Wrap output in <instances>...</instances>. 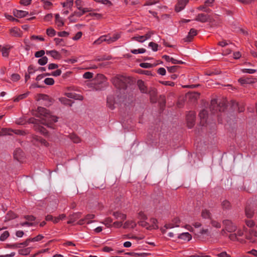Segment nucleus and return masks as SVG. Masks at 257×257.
<instances>
[{
	"label": "nucleus",
	"mask_w": 257,
	"mask_h": 257,
	"mask_svg": "<svg viewBox=\"0 0 257 257\" xmlns=\"http://www.w3.org/2000/svg\"><path fill=\"white\" fill-rule=\"evenodd\" d=\"M2 54L4 57H7L9 55V50L7 48H4L2 50Z\"/></svg>",
	"instance_id": "obj_62"
},
{
	"label": "nucleus",
	"mask_w": 257,
	"mask_h": 257,
	"mask_svg": "<svg viewBox=\"0 0 257 257\" xmlns=\"http://www.w3.org/2000/svg\"><path fill=\"white\" fill-rule=\"evenodd\" d=\"M147 253L143 252V253H137L134 252L133 256L134 257H145L146 256Z\"/></svg>",
	"instance_id": "obj_56"
},
{
	"label": "nucleus",
	"mask_w": 257,
	"mask_h": 257,
	"mask_svg": "<svg viewBox=\"0 0 257 257\" xmlns=\"http://www.w3.org/2000/svg\"><path fill=\"white\" fill-rule=\"evenodd\" d=\"M197 35V31L194 29H191L190 30L187 36L184 39L185 42H190L193 37Z\"/></svg>",
	"instance_id": "obj_10"
},
{
	"label": "nucleus",
	"mask_w": 257,
	"mask_h": 257,
	"mask_svg": "<svg viewBox=\"0 0 257 257\" xmlns=\"http://www.w3.org/2000/svg\"><path fill=\"white\" fill-rule=\"evenodd\" d=\"M62 5L63 7H67L71 9L73 5V0H67Z\"/></svg>",
	"instance_id": "obj_28"
},
{
	"label": "nucleus",
	"mask_w": 257,
	"mask_h": 257,
	"mask_svg": "<svg viewBox=\"0 0 257 257\" xmlns=\"http://www.w3.org/2000/svg\"><path fill=\"white\" fill-rule=\"evenodd\" d=\"M230 104L234 110H237L238 112H242L244 110L243 104H240L235 100H231Z\"/></svg>",
	"instance_id": "obj_6"
},
{
	"label": "nucleus",
	"mask_w": 257,
	"mask_h": 257,
	"mask_svg": "<svg viewBox=\"0 0 257 257\" xmlns=\"http://www.w3.org/2000/svg\"><path fill=\"white\" fill-rule=\"evenodd\" d=\"M112 219L110 217H108V218H106L104 220L103 223L104 224H105L106 226H107V227H109V226L111 225V223H112Z\"/></svg>",
	"instance_id": "obj_46"
},
{
	"label": "nucleus",
	"mask_w": 257,
	"mask_h": 257,
	"mask_svg": "<svg viewBox=\"0 0 257 257\" xmlns=\"http://www.w3.org/2000/svg\"><path fill=\"white\" fill-rule=\"evenodd\" d=\"M60 100L62 103H63L64 104L68 105L71 106L72 104V102L71 100L66 98H61L60 99Z\"/></svg>",
	"instance_id": "obj_41"
},
{
	"label": "nucleus",
	"mask_w": 257,
	"mask_h": 257,
	"mask_svg": "<svg viewBox=\"0 0 257 257\" xmlns=\"http://www.w3.org/2000/svg\"><path fill=\"white\" fill-rule=\"evenodd\" d=\"M178 4L176 6L175 10L177 12H180L184 9L189 0H178Z\"/></svg>",
	"instance_id": "obj_8"
},
{
	"label": "nucleus",
	"mask_w": 257,
	"mask_h": 257,
	"mask_svg": "<svg viewBox=\"0 0 257 257\" xmlns=\"http://www.w3.org/2000/svg\"><path fill=\"white\" fill-rule=\"evenodd\" d=\"M22 150L20 149H17L15 152H14V157L18 160H19L20 157L22 156Z\"/></svg>",
	"instance_id": "obj_35"
},
{
	"label": "nucleus",
	"mask_w": 257,
	"mask_h": 257,
	"mask_svg": "<svg viewBox=\"0 0 257 257\" xmlns=\"http://www.w3.org/2000/svg\"><path fill=\"white\" fill-rule=\"evenodd\" d=\"M186 119L188 127L191 128L194 124L195 113L193 111H190L186 116Z\"/></svg>",
	"instance_id": "obj_5"
},
{
	"label": "nucleus",
	"mask_w": 257,
	"mask_h": 257,
	"mask_svg": "<svg viewBox=\"0 0 257 257\" xmlns=\"http://www.w3.org/2000/svg\"><path fill=\"white\" fill-rule=\"evenodd\" d=\"M128 81V79L123 76H116L112 79L113 85L120 90H124L126 88Z\"/></svg>",
	"instance_id": "obj_2"
},
{
	"label": "nucleus",
	"mask_w": 257,
	"mask_h": 257,
	"mask_svg": "<svg viewBox=\"0 0 257 257\" xmlns=\"http://www.w3.org/2000/svg\"><path fill=\"white\" fill-rule=\"evenodd\" d=\"M45 52L44 50H40L35 53V56L37 58L42 57H44L43 56L45 54Z\"/></svg>",
	"instance_id": "obj_47"
},
{
	"label": "nucleus",
	"mask_w": 257,
	"mask_h": 257,
	"mask_svg": "<svg viewBox=\"0 0 257 257\" xmlns=\"http://www.w3.org/2000/svg\"><path fill=\"white\" fill-rule=\"evenodd\" d=\"M11 34L15 36V37H20L21 36L20 34V30L17 28H13L10 30Z\"/></svg>",
	"instance_id": "obj_24"
},
{
	"label": "nucleus",
	"mask_w": 257,
	"mask_h": 257,
	"mask_svg": "<svg viewBox=\"0 0 257 257\" xmlns=\"http://www.w3.org/2000/svg\"><path fill=\"white\" fill-rule=\"evenodd\" d=\"M17 217L16 214L12 211H9L6 215V219L8 220L15 218Z\"/></svg>",
	"instance_id": "obj_34"
},
{
	"label": "nucleus",
	"mask_w": 257,
	"mask_h": 257,
	"mask_svg": "<svg viewBox=\"0 0 257 257\" xmlns=\"http://www.w3.org/2000/svg\"><path fill=\"white\" fill-rule=\"evenodd\" d=\"M84 14L83 12L82 11H75L73 14H72L71 16H70L69 19L71 20V19L74 17V16H77L78 17H80L81 16H82Z\"/></svg>",
	"instance_id": "obj_29"
},
{
	"label": "nucleus",
	"mask_w": 257,
	"mask_h": 257,
	"mask_svg": "<svg viewBox=\"0 0 257 257\" xmlns=\"http://www.w3.org/2000/svg\"><path fill=\"white\" fill-rule=\"evenodd\" d=\"M145 220H143L142 221H141L139 222V224L141 225L142 226H143L144 227H146L147 229H149L151 226L149 225V224L144 221Z\"/></svg>",
	"instance_id": "obj_53"
},
{
	"label": "nucleus",
	"mask_w": 257,
	"mask_h": 257,
	"mask_svg": "<svg viewBox=\"0 0 257 257\" xmlns=\"http://www.w3.org/2000/svg\"><path fill=\"white\" fill-rule=\"evenodd\" d=\"M245 215L248 218H251L254 214V208L252 205H247L245 208Z\"/></svg>",
	"instance_id": "obj_9"
},
{
	"label": "nucleus",
	"mask_w": 257,
	"mask_h": 257,
	"mask_svg": "<svg viewBox=\"0 0 257 257\" xmlns=\"http://www.w3.org/2000/svg\"><path fill=\"white\" fill-rule=\"evenodd\" d=\"M138 84L139 87V88L141 91L143 93H147V88L146 86L145 85L144 82L142 80H139L138 82Z\"/></svg>",
	"instance_id": "obj_23"
},
{
	"label": "nucleus",
	"mask_w": 257,
	"mask_h": 257,
	"mask_svg": "<svg viewBox=\"0 0 257 257\" xmlns=\"http://www.w3.org/2000/svg\"><path fill=\"white\" fill-rule=\"evenodd\" d=\"M65 95L69 98H73L75 99L81 100L83 99V96L82 95L73 92H67L65 93Z\"/></svg>",
	"instance_id": "obj_12"
},
{
	"label": "nucleus",
	"mask_w": 257,
	"mask_h": 257,
	"mask_svg": "<svg viewBox=\"0 0 257 257\" xmlns=\"http://www.w3.org/2000/svg\"><path fill=\"white\" fill-rule=\"evenodd\" d=\"M43 238V236L42 235H38L35 237L31 238L32 241H38L39 240H41Z\"/></svg>",
	"instance_id": "obj_60"
},
{
	"label": "nucleus",
	"mask_w": 257,
	"mask_h": 257,
	"mask_svg": "<svg viewBox=\"0 0 257 257\" xmlns=\"http://www.w3.org/2000/svg\"><path fill=\"white\" fill-rule=\"evenodd\" d=\"M136 226V223L133 220H128L126 221L123 226L124 228H127L129 227L134 228Z\"/></svg>",
	"instance_id": "obj_21"
},
{
	"label": "nucleus",
	"mask_w": 257,
	"mask_h": 257,
	"mask_svg": "<svg viewBox=\"0 0 257 257\" xmlns=\"http://www.w3.org/2000/svg\"><path fill=\"white\" fill-rule=\"evenodd\" d=\"M70 138L75 143H78L80 142L79 138L75 135H71Z\"/></svg>",
	"instance_id": "obj_38"
},
{
	"label": "nucleus",
	"mask_w": 257,
	"mask_h": 257,
	"mask_svg": "<svg viewBox=\"0 0 257 257\" xmlns=\"http://www.w3.org/2000/svg\"><path fill=\"white\" fill-rule=\"evenodd\" d=\"M178 68V66H173L168 67L167 69H168V71L170 73H174L176 71Z\"/></svg>",
	"instance_id": "obj_50"
},
{
	"label": "nucleus",
	"mask_w": 257,
	"mask_h": 257,
	"mask_svg": "<svg viewBox=\"0 0 257 257\" xmlns=\"http://www.w3.org/2000/svg\"><path fill=\"white\" fill-rule=\"evenodd\" d=\"M80 217L79 213L74 214L69 217V220L68 221L67 223L71 224L75 222Z\"/></svg>",
	"instance_id": "obj_22"
},
{
	"label": "nucleus",
	"mask_w": 257,
	"mask_h": 257,
	"mask_svg": "<svg viewBox=\"0 0 257 257\" xmlns=\"http://www.w3.org/2000/svg\"><path fill=\"white\" fill-rule=\"evenodd\" d=\"M242 72L244 73L253 74L256 72V70L253 69H243Z\"/></svg>",
	"instance_id": "obj_48"
},
{
	"label": "nucleus",
	"mask_w": 257,
	"mask_h": 257,
	"mask_svg": "<svg viewBox=\"0 0 257 257\" xmlns=\"http://www.w3.org/2000/svg\"><path fill=\"white\" fill-rule=\"evenodd\" d=\"M93 74L90 72H86L83 74V77L85 79H90L92 78Z\"/></svg>",
	"instance_id": "obj_55"
},
{
	"label": "nucleus",
	"mask_w": 257,
	"mask_h": 257,
	"mask_svg": "<svg viewBox=\"0 0 257 257\" xmlns=\"http://www.w3.org/2000/svg\"><path fill=\"white\" fill-rule=\"evenodd\" d=\"M221 206L224 209H229L230 207V203L227 200H223L221 203Z\"/></svg>",
	"instance_id": "obj_37"
},
{
	"label": "nucleus",
	"mask_w": 257,
	"mask_h": 257,
	"mask_svg": "<svg viewBox=\"0 0 257 257\" xmlns=\"http://www.w3.org/2000/svg\"><path fill=\"white\" fill-rule=\"evenodd\" d=\"M56 23L58 27H62L64 25V22L60 19V16L58 14L55 15Z\"/></svg>",
	"instance_id": "obj_26"
},
{
	"label": "nucleus",
	"mask_w": 257,
	"mask_h": 257,
	"mask_svg": "<svg viewBox=\"0 0 257 257\" xmlns=\"http://www.w3.org/2000/svg\"><path fill=\"white\" fill-rule=\"evenodd\" d=\"M211 17L204 14H199L196 17L195 20L202 23H205L207 21H211Z\"/></svg>",
	"instance_id": "obj_7"
},
{
	"label": "nucleus",
	"mask_w": 257,
	"mask_h": 257,
	"mask_svg": "<svg viewBox=\"0 0 257 257\" xmlns=\"http://www.w3.org/2000/svg\"><path fill=\"white\" fill-rule=\"evenodd\" d=\"M252 236H254L257 237V231L254 230L253 229H250L249 230V234L246 235V237L247 239H249L251 242H254V240L252 239Z\"/></svg>",
	"instance_id": "obj_17"
},
{
	"label": "nucleus",
	"mask_w": 257,
	"mask_h": 257,
	"mask_svg": "<svg viewBox=\"0 0 257 257\" xmlns=\"http://www.w3.org/2000/svg\"><path fill=\"white\" fill-rule=\"evenodd\" d=\"M208 115V113L206 110L203 109L199 113V117L201 119V122L204 124V123L206 122V118Z\"/></svg>",
	"instance_id": "obj_14"
},
{
	"label": "nucleus",
	"mask_w": 257,
	"mask_h": 257,
	"mask_svg": "<svg viewBox=\"0 0 257 257\" xmlns=\"http://www.w3.org/2000/svg\"><path fill=\"white\" fill-rule=\"evenodd\" d=\"M43 3L44 7L45 9H48L52 5V3L51 2L46 0H43Z\"/></svg>",
	"instance_id": "obj_64"
},
{
	"label": "nucleus",
	"mask_w": 257,
	"mask_h": 257,
	"mask_svg": "<svg viewBox=\"0 0 257 257\" xmlns=\"http://www.w3.org/2000/svg\"><path fill=\"white\" fill-rule=\"evenodd\" d=\"M11 132L20 135H24L25 134L24 132L19 130H12Z\"/></svg>",
	"instance_id": "obj_59"
},
{
	"label": "nucleus",
	"mask_w": 257,
	"mask_h": 257,
	"mask_svg": "<svg viewBox=\"0 0 257 257\" xmlns=\"http://www.w3.org/2000/svg\"><path fill=\"white\" fill-rule=\"evenodd\" d=\"M156 64H152L148 63H142L140 64V66L142 68H149L154 67Z\"/></svg>",
	"instance_id": "obj_36"
},
{
	"label": "nucleus",
	"mask_w": 257,
	"mask_h": 257,
	"mask_svg": "<svg viewBox=\"0 0 257 257\" xmlns=\"http://www.w3.org/2000/svg\"><path fill=\"white\" fill-rule=\"evenodd\" d=\"M46 54L50 55L53 58L58 59H60L61 55L56 50L46 51Z\"/></svg>",
	"instance_id": "obj_15"
},
{
	"label": "nucleus",
	"mask_w": 257,
	"mask_h": 257,
	"mask_svg": "<svg viewBox=\"0 0 257 257\" xmlns=\"http://www.w3.org/2000/svg\"><path fill=\"white\" fill-rule=\"evenodd\" d=\"M222 224L225 229L228 232H234L237 229L236 225L230 220L224 219L222 221Z\"/></svg>",
	"instance_id": "obj_4"
},
{
	"label": "nucleus",
	"mask_w": 257,
	"mask_h": 257,
	"mask_svg": "<svg viewBox=\"0 0 257 257\" xmlns=\"http://www.w3.org/2000/svg\"><path fill=\"white\" fill-rule=\"evenodd\" d=\"M9 236V233L8 231H5L1 236L0 240L1 241L5 240Z\"/></svg>",
	"instance_id": "obj_44"
},
{
	"label": "nucleus",
	"mask_w": 257,
	"mask_h": 257,
	"mask_svg": "<svg viewBox=\"0 0 257 257\" xmlns=\"http://www.w3.org/2000/svg\"><path fill=\"white\" fill-rule=\"evenodd\" d=\"M48 62V58L46 56L42 57L38 60V63L41 65H45Z\"/></svg>",
	"instance_id": "obj_32"
},
{
	"label": "nucleus",
	"mask_w": 257,
	"mask_h": 257,
	"mask_svg": "<svg viewBox=\"0 0 257 257\" xmlns=\"http://www.w3.org/2000/svg\"><path fill=\"white\" fill-rule=\"evenodd\" d=\"M12 130L7 128H3L0 130L1 136L4 135H11Z\"/></svg>",
	"instance_id": "obj_25"
},
{
	"label": "nucleus",
	"mask_w": 257,
	"mask_h": 257,
	"mask_svg": "<svg viewBox=\"0 0 257 257\" xmlns=\"http://www.w3.org/2000/svg\"><path fill=\"white\" fill-rule=\"evenodd\" d=\"M245 222L246 226L250 228L252 227L255 225L254 221L252 220H246Z\"/></svg>",
	"instance_id": "obj_49"
},
{
	"label": "nucleus",
	"mask_w": 257,
	"mask_h": 257,
	"mask_svg": "<svg viewBox=\"0 0 257 257\" xmlns=\"http://www.w3.org/2000/svg\"><path fill=\"white\" fill-rule=\"evenodd\" d=\"M201 216L203 218H210L211 214L208 210L204 209L202 211Z\"/></svg>",
	"instance_id": "obj_27"
},
{
	"label": "nucleus",
	"mask_w": 257,
	"mask_h": 257,
	"mask_svg": "<svg viewBox=\"0 0 257 257\" xmlns=\"http://www.w3.org/2000/svg\"><path fill=\"white\" fill-rule=\"evenodd\" d=\"M179 226V225L178 224H176V225H175L173 223H166L165 225H164V228H166V229H170V228H174V227H178Z\"/></svg>",
	"instance_id": "obj_52"
},
{
	"label": "nucleus",
	"mask_w": 257,
	"mask_h": 257,
	"mask_svg": "<svg viewBox=\"0 0 257 257\" xmlns=\"http://www.w3.org/2000/svg\"><path fill=\"white\" fill-rule=\"evenodd\" d=\"M32 0H21L20 1L21 4L24 6H28L31 3Z\"/></svg>",
	"instance_id": "obj_63"
},
{
	"label": "nucleus",
	"mask_w": 257,
	"mask_h": 257,
	"mask_svg": "<svg viewBox=\"0 0 257 257\" xmlns=\"http://www.w3.org/2000/svg\"><path fill=\"white\" fill-rule=\"evenodd\" d=\"M69 33L66 31L59 32L58 33V35L61 37H65L68 36Z\"/></svg>",
	"instance_id": "obj_61"
},
{
	"label": "nucleus",
	"mask_w": 257,
	"mask_h": 257,
	"mask_svg": "<svg viewBox=\"0 0 257 257\" xmlns=\"http://www.w3.org/2000/svg\"><path fill=\"white\" fill-rule=\"evenodd\" d=\"M133 40L137 41L139 42H143L146 41V38L143 36H139L134 37L132 38Z\"/></svg>",
	"instance_id": "obj_42"
},
{
	"label": "nucleus",
	"mask_w": 257,
	"mask_h": 257,
	"mask_svg": "<svg viewBox=\"0 0 257 257\" xmlns=\"http://www.w3.org/2000/svg\"><path fill=\"white\" fill-rule=\"evenodd\" d=\"M44 82L47 85H51L54 83V80L52 78H47L45 79Z\"/></svg>",
	"instance_id": "obj_45"
},
{
	"label": "nucleus",
	"mask_w": 257,
	"mask_h": 257,
	"mask_svg": "<svg viewBox=\"0 0 257 257\" xmlns=\"http://www.w3.org/2000/svg\"><path fill=\"white\" fill-rule=\"evenodd\" d=\"M95 217V215L94 214H87L85 217V219L86 221V223L87 224H89V223H91L92 221H91L90 220L91 219H93Z\"/></svg>",
	"instance_id": "obj_39"
},
{
	"label": "nucleus",
	"mask_w": 257,
	"mask_h": 257,
	"mask_svg": "<svg viewBox=\"0 0 257 257\" xmlns=\"http://www.w3.org/2000/svg\"><path fill=\"white\" fill-rule=\"evenodd\" d=\"M36 139L37 141L40 142L42 144L47 147L49 145V143L44 139L39 137H36Z\"/></svg>",
	"instance_id": "obj_40"
},
{
	"label": "nucleus",
	"mask_w": 257,
	"mask_h": 257,
	"mask_svg": "<svg viewBox=\"0 0 257 257\" xmlns=\"http://www.w3.org/2000/svg\"><path fill=\"white\" fill-rule=\"evenodd\" d=\"M37 116L41 118L42 123L50 128H54L53 123L57 121V117L50 114L45 108L38 107Z\"/></svg>",
	"instance_id": "obj_1"
},
{
	"label": "nucleus",
	"mask_w": 257,
	"mask_h": 257,
	"mask_svg": "<svg viewBox=\"0 0 257 257\" xmlns=\"http://www.w3.org/2000/svg\"><path fill=\"white\" fill-rule=\"evenodd\" d=\"M131 52L134 54H141L145 53L146 52V49L144 48L133 49L131 50Z\"/></svg>",
	"instance_id": "obj_31"
},
{
	"label": "nucleus",
	"mask_w": 257,
	"mask_h": 257,
	"mask_svg": "<svg viewBox=\"0 0 257 257\" xmlns=\"http://www.w3.org/2000/svg\"><path fill=\"white\" fill-rule=\"evenodd\" d=\"M27 94H26V93L21 94V95H19L17 97H16L14 99V101L16 102H18L20 100H21L22 99L26 98L27 97Z\"/></svg>",
	"instance_id": "obj_54"
},
{
	"label": "nucleus",
	"mask_w": 257,
	"mask_h": 257,
	"mask_svg": "<svg viewBox=\"0 0 257 257\" xmlns=\"http://www.w3.org/2000/svg\"><path fill=\"white\" fill-rule=\"evenodd\" d=\"M149 46L152 48L154 51H157L158 50V45L154 42H150L149 44Z\"/></svg>",
	"instance_id": "obj_43"
},
{
	"label": "nucleus",
	"mask_w": 257,
	"mask_h": 257,
	"mask_svg": "<svg viewBox=\"0 0 257 257\" xmlns=\"http://www.w3.org/2000/svg\"><path fill=\"white\" fill-rule=\"evenodd\" d=\"M238 82L241 84H251L253 83V81L251 80L249 77H242L238 79Z\"/></svg>",
	"instance_id": "obj_18"
},
{
	"label": "nucleus",
	"mask_w": 257,
	"mask_h": 257,
	"mask_svg": "<svg viewBox=\"0 0 257 257\" xmlns=\"http://www.w3.org/2000/svg\"><path fill=\"white\" fill-rule=\"evenodd\" d=\"M211 223L212 225L216 228H219L221 227V224L214 220H211Z\"/></svg>",
	"instance_id": "obj_51"
},
{
	"label": "nucleus",
	"mask_w": 257,
	"mask_h": 257,
	"mask_svg": "<svg viewBox=\"0 0 257 257\" xmlns=\"http://www.w3.org/2000/svg\"><path fill=\"white\" fill-rule=\"evenodd\" d=\"M226 108L225 101L223 100L218 103L216 99H213L211 101L210 109L211 113L215 114L218 111H223Z\"/></svg>",
	"instance_id": "obj_3"
},
{
	"label": "nucleus",
	"mask_w": 257,
	"mask_h": 257,
	"mask_svg": "<svg viewBox=\"0 0 257 257\" xmlns=\"http://www.w3.org/2000/svg\"><path fill=\"white\" fill-rule=\"evenodd\" d=\"M14 15L17 18H23L28 15V12L21 10H14L13 12Z\"/></svg>",
	"instance_id": "obj_11"
},
{
	"label": "nucleus",
	"mask_w": 257,
	"mask_h": 257,
	"mask_svg": "<svg viewBox=\"0 0 257 257\" xmlns=\"http://www.w3.org/2000/svg\"><path fill=\"white\" fill-rule=\"evenodd\" d=\"M106 41V36H102L100 37L97 40H95L94 42V44H100L102 42H105Z\"/></svg>",
	"instance_id": "obj_33"
},
{
	"label": "nucleus",
	"mask_w": 257,
	"mask_h": 257,
	"mask_svg": "<svg viewBox=\"0 0 257 257\" xmlns=\"http://www.w3.org/2000/svg\"><path fill=\"white\" fill-rule=\"evenodd\" d=\"M107 103L108 106L112 109L114 107V104L116 102V100L113 99L112 96H109L107 98Z\"/></svg>",
	"instance_id": "obj_16"
},
{
	"label": "nucleus",
	"mask_w": 257,
	"mask_h": 257,
	"mask_svg": "<svg viewBox=\"0 0 257 257\" xmlns=\"http://www.w3.org/2000/svg\"><path fill=\"white\" fill-rule=\"evenodd\" d=\"M81 3H82V2L81 0H76L75 2L76 6L77 7V9L79 10H81V8H82Z\"/></svg>",
	"instance_id": "obj_58"
},
{
	"label": "nucleus",
	"mask_w": 257,
	"mask_h": 257,
	"mask_svg": "<svg viewBox=\"0 0 257 257\" xmlns=\"http://www.w3.org/2000/svg\"><path fill=\"white\" fill-rule=\"evenodd\" d=\"M20 78V76L18 74H13L11 76V79L13 81H17Z\"/></svg>",
	"instance_id": "obj_57"
},
{
	"label": "nucleus",
	"mask_w": 257,
	"mask_h": 257,
	"mask_svg": "<svg viewBox=\"0 0 257 257\" xmlns=\"http://www.w3.org/2000/svg\"><path fill=\"white\" fill-rule=\"evenodd\" d=\"M113 215L116 219H120L121 220H124L126 218V215L121 214L118 212H114L113 213Z\"/></svg>",
	"instance_id": "obj_20"
},
{
	"label": "nucleus",
	"mask_w": 257,
	"mask_h": 257,
	"mask_svg": "<svg viewBox=\"0 0 257 257\" xmlns=\"http://www.w3.org/2000/svg\"><path fill=\"white\" fill-rule=\"evenodd\" d=\"M47 35L50 37L54 36L56 34V31L52 28H49L47 29L46 31Z\"/></svg>",
	"instance_id": "obj_30"
},
{
	"label": "nucleus",
	"mask_w": 257,
	"mask_h": 257,
	"mask_svg": "<svg viewBox=\"0 0 257 257\" xmlns=\"http://www.w3.org/2000/svg\"><path fill=\"white\" fill-rule=\"evenodd\" d=\"M163 58L165 59L167 61L171 62L173 64H183L184 62L182 61L177 60L173 58L170 57L167 55H164L163 56Z\"/></svg>",
	"instance_id": "obj_13"
},
{
	"label": "nucleus",
	"mask_w": 257,
	"mask_h": 257,
	"mask_svg": "<svg viewBox=\"0 0 257 257\" xmlns=\"http://www.w3.org/2000/svg\"><path fill=\"white\" fill-rule=\"evenodd\" d=\"M178 238L189 241L191 239V235L188 232H183L179 235Z\"/></svg>",
	"instance_id": "obj_19"
}]
</instances>
